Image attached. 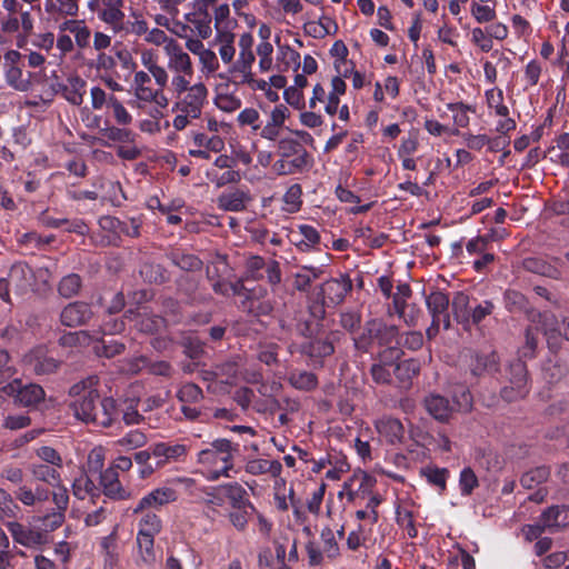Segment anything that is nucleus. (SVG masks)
<instances>
[{
    "label": "nucleus",
    "mask_w": 569,
    "mask_h": 569,
    "mask_svg": "<svg viewBox=\"0 0 569 569\" xmlns=\"http://www.w3.org/2000/svg\"><path fill=\"white\" fill-rule=\"evenodd\" d=\"M208 98V88L201 81L192 84L189 91L178 97L177 102L172 107V111L177 116L172 120L176 130L186 129L192 120L199 119L204 103Z\"/></svg>",
    "instance_id": "1"
},
{
    "label": "nucleus",
    "mask_w": 569,
    "mask_h": 569,
    "mask_svg": "<svg viewBox=\"0 0 569 569\" xmlns=\"http://www.w3.org/2000/svg\"><path fill=\"white\" fill-rule=\"evenodd\" d=\"M377 479L375 476L361 470H355L342 485V489L338 492V498H347L351 505H363L371 497L382 496L376 490Z\"/></svg>",
    "instance_id": "2"
},
{
    "label": "nucleus",
    "mask_w": 569,
    "mask_h": 569,
    "mask_svg": "<svg viewBox=\"0 0 569 569\" xmlns=\"http://www.w3.org/2000/svg\"><path fill=\"white\" fill-rule=\"evenodd\" d=\"M131 90L133 98L129 104L138 110H144L149 104L158 107H168L169 104V99L162 89L154 88L150 74L143 70L134 72Z\"/></svg>",
    "instance_id": "3"
},
{
    "label": "nucleus",
    "mask_w": 569,
    "mask_h": 569,
    "mask_svg": "<svg viewBox=\"0 0 569 569\" xmlns=\"http://www.w3.org/2000/svg\"><path fill=\"white\" fill-rule=\"evenodd\" d=\"M506 383L501 388V398L507 402L525 398L529 392L527 367L517 359L509 363L505 370Z\"/></svg>",
    "instance_id": "4"
},
{
    "label": "nucleus",
    "mask_w": 569,
    "mask_h": 569,
    "mask_svg": "<svg viewBox=\"0 0 569 569\" xmlns=\"http://www.w3.org/2000/svg\"><path fill=\"white\" fill-rule=\"evenodd\" d=\"M70 393L77 396L70 405L74 417L86 423H94L99 402L98 391L84 385H74Z\"/></svg>",
    "instance_id": "5"
},
{
    "label": "nucleus",
    "mask_w": 569,
    "mask_h": 569,
    "mask_svg": "<svg viewBox=\"0 0 569 569\" xmlns=\"http://www.w3.org/2000/svg\"><path fill=\"white\" fill-rule=\"evenodd\" d=\"M33 281V272L24 262H16L11 266L8 277L0 278V297L9 302V288H12L18 295L27 292Z\"/></svg>",
    "instance_id": "6"
},
{
    "label": "nucleus",
    "mask_w": 569,
    "mask_h": 569,
    "mask_svg": "<svg viewBox=\"0 0 569 569\" xmlns=\"http://www.w3.org/2000/svg\"><path fill=\"white\" fill-rule=\"evenodd\" d=\"M2 391L14 399V402L23 406L30 407L39 403L44 399V390L41 386L37 383H27L23 385L20 379H14L13 381L7 383Z\"/></svg>",
    "instance_id": "7"
},
{
    "label": "nucleus",
    "mask_w": 569,
    "mask_h": 569,
    "mask_svg": "<svg viewBox=\"0 0 569 569\" xmlns=\"http://www.w3.org/2000/svg\"><path fill=\"white\" fill-rule=\"evenodd\" d=\"M132 465H109V467L100 471L99 487L106 497L114 500H123L129 497L127 490L119 481L118 469L129 470Z\"/></svg>",
    "instance_id": "8"
},
{
    "label": "nucleus",
    "mask_w": 569,
    "mask_h": 569,
    "mask_svg": "<svg viewBox=\"0 0 569 569\" xmlns=\"http://www.w3.org/2000/svg\"><path fill=\"white\" fill-rule=\"evenodd\" d=\"M123 8V0H100V8H97V18L114 33H119L124 29L126 13Z\"/></svg>",
    "instance_id": "9"
},
{
    "label": "nucleus",
    "mask_w": 569,
    "mask_h": 569,
    "mask_svg": "<svg viewBox=\"0 0 569 569\" xmlns=\"http://www.w3.org/2000/svg\"><path fill=\"white\" fill-rule=\"evenodd\" d=\"M7 528L14 542L28 548H38L49 541V537L40 528H33L17 521L8 522Z\"/></svg>",
    "instance_id": "10"
},
{
    "label": "nucleus",
    "mask_w": 569,
    "mask_h": 569,
    "mask_svg": "<svg viewBox=\"0 0 569 569\" xmlns=\"http://www.w3.org/2000/svg\"><path fill=\"white\" fill-rule=\"evenodd\" d=\"M186 447L182 445H169L164 442L156 443L148 449L136 452L134 460L137 462H147L149 459H157V462H166L184 458Z\"/></svg>",
    "instance_id": "11"
},
{
    "label": "nucleus",
    "mask_w": 569,
    "mask_h": 569,
    "mask_svg": "<svg viewBox=\"0 0 569 569\" xmlns=\"http://www.w3.org/2000/svg\"><path fill=\"white\" fill-rule=\"evenodd\" d=\"M26 369L36 375H49L59 367V361L44 347H37L28 352L22 359Z\"/></svg>",
    "instance_id": "12"
},
{
    "label": "nucleus",
    "mask_w": 569,
    "mask_h": 569,
    "mask_svg": "<svg viewBox=\"0 0 569 569\" xmlns=\"http://www.w3.org/2000/svg\"><path fill=\"white\" fill-rule=\"evenodd\" d=\"M289 351L293 353L295 351L300 352L303 356H307L310 361L315 365H322V359L329 357L333 353L335 347L331 340L327 339H312L306 341L301 345H290Z\"/></svg>",
    "instance_id": "13"
},
{
    "label": "nucleus",
    "mask_w": 569,
    "mask_h": 569,
    "mask_svg": "<svg viewBox=\"0 0 569 569\" xmlns=\"http://www.w3.org/2000/svg\"><path fill=\"white\" fill-rule=\"evenodd\" d=\"M351 289L352 282L347 274L327 280L320 289L323 305L335 307L341 303Z\"/></svg>",
    "instance_id": "14"
},
{
    "label": "nucleus",
    "mask_w": 569,
    "mask_h": 569,
    "mask_svg": "<svg viewBox=\"0 0 569 569\" xmlns=\"http://www.w3.org/2000/svg\"><path fill=\"white\" fill-rule=\"evenodd\" d=\"M167 67L172 73L193 74L194 69L190 56L178 42H169L164 48Z\"/></svg>",
    "instance_id": "15"
},
{
    "label": "nucleus",
    "mask_w": 569,
    "mask_h": 569,
    "mask_svg": "<svg viewBox=\"0 0 569 569\" xmlns=\"http://www.w3.org/2000/svg\"><path fill=\"white\" fill-rule=\"evenodd\" d=\"M178 499L177 491L169 487H161L152 490L142 497L138 505L133 508V513L142 512L146 509H158Z\"/></svg>",
    "instance_id": "16"
},
{
    "label": "nucleus",
    "mask_w": 569,
    "mask_h": 569,
    "mask_svg": "<svg viewBox=\"0 0 569 569\" xmlns=\"http://www.w3.org/2000/svg\"><path fill=\"white\" fill-rule=\"evenodd\" d=\"M426 305L435 322H442L443 329L450 327L449 297L441 291H433L426 298Z\"/></svg>",
    "instance_id": "17"
},
{
    "label": "nucleus",
    "mask_w": 569,
    "mask_h": 569,
    "mask_svg": "<svg viewBox=\"0 0 569 569\" xmlns=\"http://www.w3.org/2000/svg\"><path fill=\"white\" fill-rule=\"evenodd\" d=\"M277 53L273 69L278 72H287L289 70L297 71L300 67L301 56L287 43H280L279 37L276 38Z\"/></svg>",
    "instance_id": "18"
},
{
    "label": "nucleus",
    "mask_w": 569,
    "mask_h": 569,
    "mask_svg": "<svg viewBox=\"0 0 569 569\" xmlns=\"http://www.w3.org/2000/svg\"><path fill=\"white\" fill-rule=\"evenodd\" d=\"M289 109L279 104L270 112L267 123L260 128V136L269 141H276L280 136V130L289 117Z\"/></svg>",
    "instance_id": "19"
},
{
    "label": "nucleus",
    "mask_w": 569,
    "mask_h": 569,
    "mask_svg": "<svg viewBox=\"0 0 569 569\" xmlns=\"http://www.w3.org/2000/svg\"><path fill=\"white\" fill-rule=\"evenodd\" d=\"M92 316L91 308L84 302H72L63 308L60 315L62 325L76 327L86 323Z\"/></svg>",
    "instance_id": "20"
},
{
    "label": "nucleus",
    "mask_w": 569,
    "mask_h": 569,
    "mask_svg": "<svg viewBox=\"0 0 569 569\" xmlns=\"http://www.w3.org/2000/svg\"><path fill=\"white\" fill-rule=\"evenodd\" d=\"M86 81L78 74L69 76L64 83L58 84L57 92H61L62 97L73 106H80L83 102L86 93Z\"/></svg>",
    "instance_id": "21"
},
{
    "label": "nucleus",
    "mask_w": 569,
    "mask_h": 569,
    "mask_svg": "<svg viewBox=\"0 0 569 569\" xmlns=\"http://www.w3.org/2000/svg\"><path fill=\"white\" fill-rule=\"evenodd\" d=\"M379 437L389 443L400 442L405 435V428L399 419L382 417L375 423Z\"/></svg>",
    "instance_id": "22"
},
{
    "label": "nucleus",
    "mask_w": 569,
    "mask_h": 569,
    "mask_svg": "<svg viewBox=\"0 0 569 569\" xmlns=\"http://www.w3.org/2000/svg\"><path fill=\"white\" fill-rule=\"evenodd\" d=\"M234 40L233 30L216 31L212 44L217 47L220 59L224 64H230L236 57Z\"/></svg>",
    "instance_id": "23"
},
{
    "label": "nucleus",
    "mask_w": 569,
    "mask_h": 569,
    "mask_svg": "<svg viewBox=\"0 0 569 569\" xmlns=\"http://www.w3.org/2000/svg\"><path fill=\"white\" fill-rule=\"evenodd\" d=\"M256 61V53H246V52H238V56L233 61L228 64L229 66V73L231 74V78L234 83L239 84L250 77L253 68V63Z\"/></svg>",
    "instance_id": "24"
},
{
    "label": "nucleus",
    "mask_w": 569,
    "mask_h": 569,
    "mask_svg": "<svg viewBox=\"0 0 569 569\" xmlns=\"http://www.w3.org/2000/svg\"><path fill=\"white\" fill-rule=\"evenodd\" d=\"M233 459L231 442L227 439H218L211 443L210 448L199 452L200 462L214 460L217 462H228Z\"/></svg>",
    "instance_id": "25"
},
{
    "label": "nucleus",
    "mask_w": 569,
    "mask_h": 569,
    "mask_svg": "<svg viewBox=\"0 0 569 569\" xmlns=\"http://www.w3.org/2000/svg\"><path fill=\"white\" fill-rule=\"evenodd\" d=\"M251 200L248 191L236 189L224 192L218 198V207L224 211L239 212L246 209L247 203Z\"/></svg>",
    "instance_id": "26"
},
{
    "label": "nucleus",
    "mask_w": 569,
    "mask_h": 569,
    "mask_svg": "<svg viewBox=\"0 0 569 569\" xmlns=\"http://www.w3.org/2000/svg\"><path fill=\"white\" fill-rule=\"evenodd\" d=\"M222 493L232 509L251 508V511H256L247 490L241 485L237 482L222 485Z\"/></svg>",
    "instance_id": "27"
},
{
    "label": "nucleus",
    "mask_w": 569,
    "mask_h": 569,
    "mask_svg": "<svg viewBox=\"0 0 569 569\" xmlns=\"http://www.w3.org/2000/svg\"><path fill=\"white\" fill-rule=\"evenodd\" d=\"M385 501L382 496L371 497L363 505H352L356 508L355 518L358 522H368L376 525L379 521L380 515L378 508Z\"/></svg>",
    "instance_id": "28"
},
{
    "label": "nucleus",
    "mask_w": 569,
    "mask_h": 569,
    "mask_svg": "<svg viewBox=\"0 0 569 569\" xmlns=\"http://www.w3.org/2000/svg\"><path fill=\"white\" fill-rule=\"evenodd\" d=\"M277 150L280 158L289 160L291 156H296L297 161L300 160L308 164L309 154L307 150L293 138L284 137L279 139Z\"/></svg>",
    "instance_id": "29"
},
{
    "label": "nucleus",
    "mask_w": 569,
    "mask_h": 569,
    "mask_svg": "<svg viewBox=\"0 0 569 569\" xmlns=\"http://www.w3.org/2000/svg\"><path fill=\"white\" fill-rule=\"evenodd\" d=\"M499 369V357L496 352L476 355L470 363L473 376L480 377L485 373L492 375Z\"/></svg>",
    "instance_id": "30"
},
{
    "label": "nucleus",
    "mask_w": 569,
    "mask_h": 569,
    "mask_svg": "<svg viewBox=\"0 0 569 569\" xmlns=\"http://www.w3.org/2000/svg\"><path fill=\"white\" fill-rule=\"evenodd\" d=\"M569 510V507L562 506H551L547 508L539 517L542 521L547 530L551 533L558 532L561 527L567 525V517L562 516L566 510Z\"/></svg>",
    "instance_id": "31"
},
{
    "label": "nucleus",
    "mask_w": 569,
    "mask_h": 569,
    "mask_svg": "<svg viewBox=\"0 0 569 569\" xmlns=\"http://www.w3.org/2000/svg\"><path fill=\"white\" fill-rule=\"evenodd\" d=\"M373 526L368 522H358L347 537L346 545L350 551H357L360 547H366L373 535Z\"/></svg>",
    "instance_id": "32"
},
{
    "label": "nucleus",
    "mask_w": 569,
    "mask_h": 569,
    "mask_svg": "<svg viewBox=\"0 0 569 569\" xmlns=\"http://www.w3.org/2000/svg\"><path fill=\"white\" fill-rule=\"evenodd\" d=\"M367 331L380 346L390 345L398 335V330L395 326H389L378 320L369 321L367 323Z\"/></svg>",
    "instance_id": "33"
},
{
    "label": "nucleus",
    "mask_w": 569,
    "mask_h": 569,
    "mask_svg": "<svg viewBox=\"0 0 569 569\" xmlns=\"http://www.w3.org/2000/svg\"><path fill=\"white\" fill-rule=\"evenodd\" d=\"M137 546L139 551L140 563L151 567L157 561L154 550V536L147 535L143 531L137 533Z\"/></svg>",
    "instance_id": "34"
},
{
    "label": "nucleus",
    "mask_w": 569,
    "mask_h": 569,
    "mask_svg": "<svg viewBox=\"0 0 569 569\" xmlns=\"http://www.w3.org/2000/svg\"><path fill=\"white\" fill-rule=\"evenodd\" d=\"M426 409L437 420H446L450 417L455 407L449 400L439 395H431L426 398Z\"/></svg>",
    "instance_id": "35"
},
{
    "label": "nucleus",
    "mask_w": 569,
    "mask_h": 569,
    "mask_svg": "<svg viewBox=\"0 0 569 569\" xmlns=\"http://www.w3.org/2000/svg\"><path fill=\"white\" fill-rule=\"evenodd\" d=\"M522 268L529 272L545 276L551 279H559L561 273L558 268L550 264L542 258L529 257L522 260Z\"/></svg>",
    "instance_id": "36"
},
{
    "label": "nucleus",
    "mask_w": 569,
    "mask_h": 569,
    "mask_svg": "<svg viewBox=\"0 0 569 569\" xmlns=\"http://www.w3.org/2000/svg\"><path fill=\"white\" fill-rule=\"evenodd\" d=\"M72 491L78 499L83 500L89 497L93 503L94 499L101 495L100 487L87 475L80 476L73 481Z\"/></svg>",
    "instance_id": "37"
},
{
    "label": "nucleus",
    "mask_w": 569,
    "mask_h": 569,
    "mask_svg": "<svg viewBox=\"0 0 569 569\" xmlns=\"http://www.w3.org/2000/svg\"><path fill=\"white\" fill-rule=\"evenodd\" d=\"M186 21L192 27L200 39H208L212 34L210 13L189 12L184 16Z\"/></svg>",
    "instance_id": "38"
},
{
    "label": "nucleus",
    "mask_w": 569,
    "mask_h": 569,
    "mask_svg": "<svg viewBox=\"0 0 569 569\" xmlns=\"http://www.w3.org/2000/svg\"><path fill=\"white\" fill-rule=\"evenodd\" d=\"M396 522L406 530L409 538L415 539L418 537V528L416 526L413 511L403 505L396 507Z\"/></svg>",
    "instance_id": "39"
},
{
    "label": "nucleus",
    "mask_w": 569,
    "mask_h": 569,
    "mask_svg": "<svg viewBox=\"0 0 569 569\" xmlns=\"http://www.w3.org/2000/svg\"><path fill=\"white\" fill-rule=\"evenodd\" d=\"M420 475L427 479V481L437 487L440 492L446 490L447 479L449 471L446 468H438L436 465H426L421 468Z\"/></svg>",
    "instance_id": "40"
},
{
    "label": "nucleus",
    "mask_w": 569,
    "mask_h": 569,
    "mask_svg": "<svg viewBox=\"0 0 569 569\" xmlns=\"http://www.w3.org/2000/svg\"><path fill=\"white\" fill-rule=\"evenodd\" d=\"M116 415L117 407L114 399L111 397H107L103 399L99 398L94 423L97 426L108 427L111 425Z\"/></svg>",
    "instance_id": "41"
},
{
    "label": "nucleus",
    "mask_w": 569,
    "mask_h": 569,
    "mask_svg": "<svg viewBox=\"0 0 569 569\" xmlns=\"http://www.w3.org/2000/svg\"><path fill=\"white\" fill-rule=\"evenodd\" d=\"M4 79L9 87L20 92L31 91V80L24 77L20 67L4 69Z\"/></svg>",
    "instance_id": "42"
},
{
    "label": "nucleus",
    "mask_w": 569,
    "mask_h": 569,
    "mask_svg": "<svg viewBox=\"0 0 569 569\" xmlns=\"http://www.w3.org/2000/svg\"><path fill=\"white\" fill-rule=\"evenodd\" d=\"M549 476L550 469L548 465H536L521 476L520 482L525 488L531 489L535 486L545 482Z\"/></svg>",
    "instance_id": "43"
},
{
    "label": "nucleus",
    "mask_w": 569,
    "mask_h": 569,
    "mask_svg": "<svg viewBox=\"0 0 569 569\" xmlns=\"http://www.w3.org/2000/svg\"><path fill=\"white\" fill-rule=\"evenodd\" d=\"M289 382L298 390L310 391L318 386V378L309 371L293 370L289 375Z\"/></svg>",
    "instance_id": "44"
},
{
    "label": "nucleus",
    "mask_w": 569,
    "mask_h": 569,
    "mask_svg": "<svg viewBox=\"0 0 569 569\" xmlns=\"http://www.w3.org/2000/svg\"><path fill=\"white\" fill-rule=\"evenodd\" d=\"M447 109L452 112L453 124L458 128H467L470 123L469 112H475V107L463 102H450Z\"/></svg>",
    "instance_id": "45"
},
{
    "label": "nucleus",
    "mask_w": 569,
    "mask_h": 569,
    "mask_svg": "<svg viewBox=\"0 0 569 569\" xmlns=\"http://www.w3.org/2000/svg\"><path fill=\"white\" fill-rule=\"evenodd\" d=\"M192 143L197 148H206L214 153L221 152L224 148V141L220 136H208L202 132L192 133Z\"/></svg>",
    "instance_id": "46"
},
{
    "label": "nucleus",
    "mask_w": 569,
    "mask_h": 569,
    "mask_svg": "<svg viewBox=\"0 0 569 569\" xmlns=\"http://www.w3.org/2000/svg\"><path fill=\"white\" fill-rule=\"evenodd\" d=\"M170 260L182 270L194 271L202 266L201 260L192 253L174 250L170 253Z\"/></svg>",
    "instance_id": "47"
},
{
    "label": "nucleus",
    "mask_w": 569,
    "mask_h": 569,
    "mask_svg": "<svg viewBox=\"0 0 569 569\" xmlns=\"http://www.w3.org/2000/svg\"><path fill=\"white\" fill-rule=\"evenodd\" d=\"M320 539L322 542V551L329 560H335L340 556V547L333 530L325 527L321 530Z\"/></svg>",
    "instance_id": "48"
},
{
    "label": "nucleus",
    "mask_w": 569,
    "mask_h": 569,
    "mask_svg": "<svg viewBox=\"0 0 569 569\" xmlns=\"http://www.w3.org/2000/svg\"><path fill=\"white\" fill-rule=\"evenodd\" d=\"M259 71L264 73L273 70V46L270 41H261L256 48Z\"/></svg>",
    "instance_id": "49"
},
{
    "label": "nucleus",
    "mask_w": 569,
    "mask_h": 569,
    "mask_svg": "<svg viewBox=\"0 0 569 569\" xmlns=\"http://www.w3.org/2000/svg\"><path fill=\"white\" fill-rule=\"evenodd\" d=\"M214 30H233L237 21L230 17V7L222 3L216 7L213 11Z\"/></svg>",
    "instance_id": "50"
},
{
    "label": "nucleus",
    "mask_w": 569,
    "mask_h": 569,
    "mask_svg": "<svg viewBox=\"0 0 569 569\" xmlns=\"http://www.w3.org/2000/svg\"><path fill=\"white\" fill-rule=\"evenodd\" d=\"M487 106L493 109L499 117L509 116V108L503 103V92L501 89L491 88L485 92Z\"/></svg>",
    "instance_id": "51"
},
{
    "label": "nucleus",
    "mask_w": 569,
    "mask_h": 569,
    "mask_svg": "<svg viewBox=\"0 0 569 569\" xmlns=\"http://www.w3.org/2000/svg\"><path fill=\"white\" fill-rule=\"evenodd\" d=\"M419 363L413 359L403 360L396 365L393 372L402 385H409L411 379L419 372Z\"/></svg>",
    "instance_id": "52"
},
{
    "label": "nucleus",
    "mask_w": 569,
    "mask_h": 569,
    "mask_svg": "<svg viewBox=\"0 0 569 569\" xmlns=\"http://www.w3.org/2000/svg\"><path fill=\"white\" fill-rule=\"evenodd\" d=\"M349 64L346 60H339L336 62L335 67L340 76L333 77L331 80V91L330 94H335L338 97H341L346 92V82L343 81V78H347L349 76V72L351 69H349Z\"/></svg>",
    "instance_id": "53"
},
{
    "label": "nucleus",
    "mask_w": 569,
    "mask_h": 569,
    "mask_svg": "<svg viewBox=\"0 0 569 569\" xmlns=\"http://www.w3.org/2000/svg\"><path fill=\"white\" fill-rule=\"evenodd\" d=\"M298 233L302 237L297 246L302 250L307 251L320 241V234L318 230L310 224L298 226Z\"/></svg>",
    "instance_id": "54"
},
{
    "label": "nucleus",
    "mask_w": 569,
    "mask_h": 569,
    "mask_svg": "<svg viewBox=\"0 0 569 569\" xmlns=\"http://www.w3.org/2000/svg\"><path fill=\"white\" fill-rule=\"evenodd\" d=\"M147 441L143 432L139 430H131L126 436L117 441L119 452L134 450L142 447Z\"/></svg>",
    "instance_id": "55"
},
{
    "label": "nucleus",
    "mask_w": 569,
    "mask_h": 569,
    "mask_svg": "<svg viewBox=\"0 0 569 569\" xmlns=\"http://www.w3.org/2000/svg\"><path fill=\"white\" fill-rule=\"evenodd\" d=\"M32 472L36 479L52 487H58L60 485V475L53 468V465H34Z\"/></svg>",
    "instance_id": "56"
},
{
    "label": "nucleus",
    "mask_w": 569,
    "mask_h": 569,
    "mask_svg": "<svg viewBox=\"0 0 569 569\" xmlns=\"http://www.w3.org/2000/svg\"><path fill=\"white\" fill-rule=\"evenodd\" d=\"M308 164H305L303 161L288 160L280 158L273 163V171L279 176H289L302 172Z\"/></svg>",
    "instance_id": "57"
},
{
    "label": "nucleus",
    "mask_w": 569,
    "mask_h": 569,
    "mask_svg": "<svg viewBox=\"0 0 569 569\" xmlns=\"http://www.w3.org/2000/svg\"><path fill=\"white\" fill-rule=\"evenodd\" d=\"M138 531H143L147 535L156 536L162 529V522L159 516L153 512H146L139 521Z\"/></svg>",
    "instance_id": "58"
},
{
    "label": "nucleus",
    "mask_w": 569,
    "mask_h": 569,
    "mask_svg": "<svg viewBox=\"0 0 569 569\" xmlns=\"http://www.w3.org/2000/svg\"><path fill=\"white\" fill-rule=\"evenodd\" d=\"M479 486L478 477L470 467H466L460 472L459 487L462 496H470Z\"/></svg>",
    "instance_id": "59"
},
{
    "label": "nucleus",
    "mask_w": 569,
    "mask_h": 569,
    "mask_svg": "<svg viewBox=\"0 0 569 569\" xmlns=\"http://www.w3.org/2000/svg\"><path fill=\"white\" fill-rule=\"evenodd\" d=\"M503 301L506 308L511 312L521 311L527 308L526 297L515 289H508L505 291Z\"/></svg>",
    "instance_id": "60"
},
{
    "label": "nucleus",
    "mask_w": 569,
    "mask_h": 569,
    "mask_svg": "<svg viewBox=\"0 0 569 569\" xmlns=\"http://www.w3.org/2000/svg\"><path fill=\"white\" fill-rule=\"evenodd\" d=\"M117 97L113 93L108 94L102 88L96 86L90 89L91 107L93 110H102L111 106V100Z\"/></svg>",
    "instance_id": "61"
},
{
    "label": "nucleus",
    "mask_w": 569,
    "mask_h": 569,
    "mask_svg": "<svg viewBox=\"0 0 569 569\" xmlns=\"http://www.w3.org/2000/svg\"><path fill=\"white\" fill-rule=\"evenodd\" d=\"M40 529L49 537V532L58 529L64 521V513L62 511H52L42 517H39Z\"/></svg>",
    "instance_id": "62"
},
{
    "label": "nucleus",
    "mask_w": 569,
    "mask_h": 569,
    "mask_svg": "<svg viewBox=\"0 0 569 569\" xmlns=\"http://www.w3.org/2000/svg\"><path fill=\"white\" fill-rule=\"evenodd\" d=\"M80 287V277L76 273H71L61 279L59 283V293L64 298H71L78 293Z\"/></svg>",
    "instance_id": "63"
},
{
    "label": "nucleus",
    "mask_w": 569,
    "mask_h": 569,
    "mask_svg": "<svg viewBox=\"0 0 569 569\" xmlns=\"http://www.w3.org/2000/svg\"><path fill=\"white\" fill-rule=\"evenodd\" d=\"M198 58L203 74H212L220 67L216 52L209 48H206Z\"/></svg>",
    "instance_id": "64"
}]
</instances>
